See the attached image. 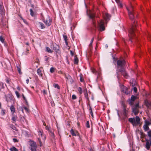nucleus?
<instances>
[{"label": "nucleus", "instance_id": "obj_17", "mask_svg": "<svg viewBox=\"0 0 151 151\" xmlns=\"http://www.w3.org/2000/svg\"><path fill=\"white\" fill-rule=\"evenodd\" d=\"M78 59L77 57L76 56H75V58L74 59V63L75 64H78Z\"/></svg>", "mask_w": 151, "mask_h": 151}, {"label": "nucleus", "instance_id": "obj_61", "mask_svg": "<svg viewBox=\"0 0 151 151\" xmlns=\"http://www.w3.org/2000/svg\"><path fill=\"white\" fill-rule=\"evenodd\" d=\"M45 57L46 58L45 59V60L46 61H47L48 59V58L47 57V56H45Z\"/></svg>", "mask_w": 151, "mask_h": 151}, {"label": "nucleus", "instance_id": "obj_62", "mask_svg": "<svg viewBox=\"0 0 151 151\" xmlns=\"http://www.w3.org/2000/svg\"><path fill=\"white\" fill-rule=\"evenodd\" d=\"M26 83H27V84L29 82V79L28 78H27L26 80Z\"/></svg>", "mask_w": 151, "mask_h": 151}, {"label": "nucleus", "instance_id": "obj_32", "mask_svg": "<svg viewBox=\"0 0 151 151\" xmlns=\"http://www.w3.org/2000/svg\"><path fill=\"white\" fill-rule=\"evenodd\" d=\"M147 134L149 137L151 138V130L150 129L147 132Z\"/></svg>", "mask_w": 151, "mask_h": 151}, {"label": "nucleus", "instance_id": "obj_63", "mask_svg": "<svg viewBox=\"0 0 151 151\" xmlns=\"http://www.w3.org/2000/svg\"><path fill=\"white\" fill-rule=\"evenodd\" d=\"M93 40H94V39H93V38H92V39H91V43H92L93 42Z\"/></svg>", "mask_w": 151, "mask_h": 151}, {"label": "nucleus", "instance_id": "obj_21", "mask_svg": "<svg viewBox=\"0 0 151 151\" xmlns=\"http://www.w3.org/2000/svg\"><path fill=\"white\" fill-rule=\"evenodd\" d=\"M136 98H137V97L136 96H135L134 95H132L131 97V99L130 100H131L132 101H135V99H136Z\"/></svg>", "mask_w": 151, "mask_h": 151}, {"label": "nucleus", "instance_id": "obj_52", "mask_svg": "<svg viewBox=\"0 0 151 151\" xmlns=\"http://www.w3.org/2000/svg\"><path fill=\"white\" fill-rule=\"evenodd\" d=\"M5 111L3 110H2L1 111V114L3 115H4L5 114Z\"/></svg>", "mask_w": 151, "mask_h": 151}, {"label": "nucleus", "instance_id": "obj_4", "mask_svg": "<svg viewBox=\"0 0 151 151\" xmlns=\"http://www.w3.org/2000/svg\"><path fill=\"white\" fill-rule=\"evenodd\" d=\"M88 16L89 18L92 19L93 27H91V29L96 31L97 27L95 20L96 14L95 13L90 12Z\"/></svg>", "mask_w": 151, "mask_h": 151}, {"label": "nucleus", "instance_id": "obj_27", "mask_svg": "<svg viewBox=\"0 0 151 151\" xmlns=\"http://www.w3.org/2000/svg\"><path fill=\"white\" fill-rule=\"evenodd\" d=\"M19 119L21 122H23L24 121H26V120L24 117H20Z\"/></svg>", "mask_w": 151, "mask_h": 151}, {"label": "nucleus", "instance_id": "obj_51", "mask_svg": "<svg viewBox=\"0 0 151 151\" xmlns=\"http://www.w3.org/2000/svg\"><path fill=\"white\" fill-rule=\"evenodd\" d=\"M21 18H22V20H23V22H24V23H25L26 24H28V22L26 21V20L23 19L22 18V17H21Z\"/></svg>", "mask_w": 151, "mask_h": 151}, {"label": "nucleus", "instance_id": "obj_22", "mask_svg": "<svg viewBox=\"0 0 151 151\" xmlns=\"http://www.w3.org/2000/svg\"><path fill=\"white\" fill-rule=\"evenodd\" d=\"M10 110L12 113H14L15 112V108L13 105H12L11 106Z\"/></svg>", "mask_w": 151, "mask_h": 151}, {"label": "nucleus", "instance_id": "obj_37", "mask_svg": "<svg viewBox=\"0 0 151 151\" xmlns=\"http://www.w3.org/2000/svg\"><path fill=\"white\" fill-rule=\"evenodd\" d=\"M30 15L32 16H33L34 15V12L32 9H30Z\"/></svg>", "mask_w": 151, "mask_h": 151}, {"label": "nucleus", "instance_id": "obj_53", "mask_svg": "<svg viewBox=\"0 0 151 151\" xmlns=\"http://www.w3.org/2000/svg\"><path fill=\"white\" fill-rule=\"evenodd\" d=\"M92 43H90V45H89V47L90 48V50H91V49L92 47Z\"/></svg>", "mask_w": 151, "mask_h": 151}, {"label": "nucleus", "instance_id": "obj_38", "mask_svg": "<svg viewBox=\"0 0 151 151\" xmlns=\"http://www.w3.org/2000/svg\"><path fill=\"white\" fill-rule=\"evenodd\" d=\"M18 109L19 111H21L23 113H24V110L22 107H19V108Z\"/></svg>", "mask_w": 151, "mask_h": 151}, {"label": "nucleus", "instance_id": "obj_40", "mask_svg": "<svg viewBox=\"0 0 151 151\" xmlns=\"http://www.w3.org/2000/svg\"><path fill=\"white\" fill-rule=\"evenodd\" d=\"M89 107L90 108V113L91 114V116H92L93 117V113L92 112V110L91 107L90 106Z\"/></svg>", "mask_w": 151, "mask_h": 151}, {"label": "nucleus", "instance_id": "obj_19", "mask_svg": "<svg viewBox=\"0 0 151 151\" xmlns=\"http://www.w3.org/2000/svg\"><path fill=\"white\" fill-rule=\"evenodd\" d=\"M4 13L3 8L0 4V14L2 15Z\"/></svg>", "mask_w": 151, "mask_h": 151}, {"label": "nucleus", "instance_id": "obj_20", "mask_svg": "<svg viewBox=\"0 0 151 151\" xmlns=\"http://www.w3.org/2000/svg\"><path fill=\"white\" fill-rule=\"evenodd\" d=\"M11 151H18V150L15 147L13 146L12 148L10 149Z\"/></svg>", "mask_w": 151, "mask_h": 151}, {"label": "nucleus", "instance_id": "obj_45", "mask_svg": "<svg viewBox=\"0 0 151 151\" xmlns=\"http://www.w3.org/2000/svg\"><path fill=\"white\" fill-rule=\"evenodd\" d=\"M85 96L86 99L89 101V99L88 97V94L87 93H86L85 94Z\"/></svg>", "mask_w": 151, "mask_h": 151}, {"label": "nucleus", "instance_id": "obj_5", "mask_svg": "<svg viewBox=\"0 0 151 151\" xmlns=\"http://www.w3.org/2000/svg\"><path fill=\"white\" fill-rule=\"evenodd\" d=\"M97 22L98 24L97 27L99 28V29L101 31L104 30L105 28L104 26V21L101 20L99 21L97 20Z\"/></svg>", "mask_w": 151, "mask_h": 151}, {"label": "nucleus", "instance_id": "obj_25", "mask_svg": "<svg viewBox=\"0 0 151 151\" xmlns=\"http://www.w3.org/2000/svg\"><path fill=\"white\" fill-rule=\"evenodd\" d=\"M37 146L31 147L30 149L32 151H36Z\"/></svg>", "mask_w": 151, "mask_h": 151}, {"label": "nucleus", "instance_id": "obj_30", "mask_svg": "<svg viewBox=\"0 0 151 151\" xmlns=\"http://www.w3.org/2000/svg\"><path fill=\"white\" fill-rule=\"evenodd\" d=\"M50 135L51 137L54 139H55L54 138L55 136H54V134L51 131H50Z\"/></svg>", "mask_w": 151, "mask_h": 151}, {"label": "nucleus", "instance_id": "obj_1", "mask_svg": "<svg viewBox=\"0 0 151 151\" xmlns=\"http://www.w3.org/2000/svg\"><path fill=\"white\" fill-rule=\"evenodd\" d=\"M131 10H130L128 8H127V9L128 11L129 19L132 21L129 32L131 35L130 37V41L131 42H132L134 41L132 39L134 38L135 40L137 39L134 33V32L137 29V27L136 23V17H137V15L134 12L133 9V6H131Z\"/></svg>", "mask_w": 151, "mask_h": 151}, {"label": "nucleus", "instance_id": "obj_7", "mask_svg": "<svg viewBox=\"0 0 151 151\" xmlns=\"http://www.w3.org/2000/svg\"><path fill=\"white\" fill-rule=\"evenodd\" d=\"M123 106V114L125 117H127V113L128 112L126 108V106L124 104H122Z\"/></svg>", "mask_w": 151, "mask_h": 151}, {"label": "nucleus", "instance_id": "obj_60", "mask_svg": "<svg viewBox=\"0 0 151 151\" xmlns=\"http://www.w3.org/2000/svg\"><path fill=\"white\" fill-rule=\"evenodd\" d=\"M22 97H23V99L25 100H26L25 97L24 96V94H22Z\"/></svg>", "mask_w": 151, "mask_h": 151}, {"label": "nucleus", "instance_id": "obj_15", "mask_svg": "<svg viewBox=\"0 0 151 151\" xmlns=\"http://www.w3.org/2000/svg\"><path fill=\"white\" fill-rule=\"evenodd\" d=\"M143 127L145 131H147L148 130H149V128L148 126L146 125V124H144L143 126Z\"/></svg>", "mask_w": 151, "mask_h": 151}, {"label": "nucleus", "instance_id": "obj_3", "mask_svg": "<svg viewBox=\"0 0 151 151\" xmlns=\"http://www.w3.org/2000/svg\"><path fill=\"white\" fill-rule=\"evenodd\" d=\"M134 101H132L131 100L129 101V104L132 106V111L134 113L135 115H137L139 112V109L140 108L138 103L136 104L133 106Z\"/></svg>", "mask_w": 151, "mask_h": 151}, {"label": "nucleus", "instance_id": "obj_44", "mask_svg": "<svg viewBox=\"0 0 151 151\" xmlns=\"http://www.w3.org/2000/svg\"><path fill=\"white\" fill-rule=\"evenodd\" d=\"M131 85L132 87H134V86H135V85H136L135 81H134V83H133V82H132V83H131Z\"/></svg>", "mask_w": 151, "mask_h": 151}, {"label": "nucleus", "instance_id": "obj_47", "mask_svg": "<svg viewBox=\"0 0 151 151\" xmlns=\"http://www.w3.org/2000/svg\"><path fill=\"white\" fill-rule=\"evenodd\" d=\"M134 91L136 93L137 92V88L136 87H134L133 88Z\"/></svg>", "mask_w": 151, "mask_h": 151}, {"label": "nucleus", "instance_id": "obj_41", "mask_svg": "<svg viewBox=\"0 0 151 151\" xmlns=\"http://www.w3.org/2000/svg\"><path fill=\"white\" fill-rule=\"evenodd\" d=\"M86 125L87 128H89L90 127L89 122L88 121H87L86 124Z\"/></svg>", "mask_w": 151, "mask_h": 151}, {"label": "nucleus", "instance_id": "obj_34", "mask_svg": "<svg viewBox=\"0 0 151 151\" xmlns=\"http://www.w3.org/2000/svg\"><path fill=\"white\" fill-rule=\"evenodd\" d=\"M38 141L39 143V145L40 146H41L42 145V143L40 140V139L39 138H38Z\"/></svg>", "mask_w": 151, "mask_h": 151}, {"label": "nucleus", "instance_id": "obj_33", "mask_svg": "<svg viewBox=\"0 0 151 151\" xmlns=\"http://www.w3.org/2000/svg\"><path fill=\"white\" fill-rule=\"evenodd\" d=\"M46 51L52 53L53 51H52L48 47H47Z\"/></svg>", "mask_w": 151, "mask_h": 151}, {"label": "nucleus", "instance_id": "obj_10", "mask_svg": "<svg viewBox=\"0 0 151 151\" xmlns=\"http://www.w3.org/2000/svg\"><path fill=\"white\" fill-rule=\"evenodd\" d=\"M128 121L129 122L131 123L134 126L136 124V120L134 118H129V119Z\"/></svg>", "mask_w": 151, "mask_h": 151}, {"label": "nucleus", "instance_id": "obj_57", "mask_svg": "<svg viewBox=\"0 0 151 151\" xmlns=\"http://www.w3.org/2000/svg\"><path fill=\"white\" fill-rule=\"evenodd\" d=\"M43 93L44 94H46L47 93L46 91L45 90H44L43 91Z\"/></svg>", "mask_w": 151, "mask_h": 151}, {"label": "nucleus", "instance_id": "obj_18", "mask_svg": "<svg viewBox=\"0 0 151 151\" xmlns=\"http://www.w3.org/2000/svg\"><path fill=\"white\" fill-rule=\"evenodd\" d=\"M37 74H38V75L39 76H40L41 77L42 76V74L41 73V70L40 69H38L37 70Z\"/></svg>", "mask_w": 151, "mask_h": 151}, {"label": "nucleus", "instance_id": "obj_26", "mask_svg": "<svg viewBox=\"0 0 151 151\" xmlns=\"http://www.w3.org/2000/svg\"><path fill=\"white\" fill-rule=\"evenodd\" d=\"M111 17V16L109 14H105V18L106 20L109 19V18Z\"/></svg>", "mask_w": 151, "mask_h": 151}, {"label": "nucleus", "instance_id": "obj_54", "mask_svg": "<svg viewBox=\"0 0 151 151\" xmlns=\"http://www.w3.org/2000/svg\"><path fill=\"white\" fill-rule=\"evenodd\" d=\"M13 140L14 142H18L17 140L15 138L13 139Z\"/></svg>", "mask_w": 151, "mask_h": 151}, {"label": "nucleus", "instance_id": "obj_29", "mask_svg": "<svg viewBox=\"0 0 151 151\" xmlns=\"http://www.w3.org/2000/svg\"><path fill=\"white\" fill-rule=\"evenodd\" d=\"M17 70L19 72V73L20 74H21L22 73L21 71L20 68L19 67V66H17Z\"/></svg>", "mask_w": 151, "mask_h": 151}, {"label": "nucleus", "instance_id": "obj_8", "mask_svg": "<svg viewBox=\"0 0 151 151\" xmlns=\"http://www.w3.org/2000/svg\"><path fill=\"white\" fill-rule=\"evenodd\" d=\"M146 141L145 147L147 150H149L150 148V146H151V141L150 142L149 140L147 139Z\"/></svg>", "mask_w": 151, "mask_h": 151}, {"label": "nucleus", "instance_id": "obj_56", "mask_svg": "<svg viewBox=\"0 0 151 151\" xmlns=\"http://www.w3.org/2000/svg\"><path fill=\"white\" fill-rule=\"evenodd\" d=\"M45 128L46 129L49 131L50 132V129L48 126H46Z\"/></svg>", "mask_w": 151, "mask_h": 151}, {"label": "nucleus", "instance_id": "obj_46", "mask_svg": "<svg viewBox=\"0 0 151 151\" xmlns=\"http://www.w3.org/2000/svg\"><path fill=\"white\" fill-rule=\"evenodd\" d=\"M16 94L18 98H19L20 95L19 93L17 91H15Z\"/></svg>", "mask_w": 151, "mask_h": 151}, {"label": "nucleus", "instance_id": "obj_23", "mask_svg": "<svg viewBox=\"0 0 151 151\" xmlns=\"http://www.w3.org/2000/svg\"><path fill=\"white\" fill-rule=\"evenodd\" d=\"M38 24H39L41 29H44L45 28V26H44L43 24L41 22H39Z\"/></svg>", "mask_w": 151, "mask_h": 151}, {"label": "nucleus", "instance_id": "obj_49", "mask_svg": "<svg viewBox=\"0 0 151 151\" xmlns=\"http://www.w3.org/2000/svg\"><path fill=\"white\" fill-rule=\"evenodd\" d=\"M72 98L73 99H76V97L75 95H73L72 96Z\"/></svg>", "mask_w": 151, "mask_h": 151}, {"label": "nucleus", "instance_id": "obj_28", "mask_svg": "<svg viewBox=\"0 0 151 151\" xmlns=\"http://www.w3.org/2000/svg\"><path fill=\"white\" fill-rule=\"evenodd\" d=\"M66 78L68 79H69L70 80V81L71 83H72L73 82V80L72 79L71 77L69 76L68 77H66Z\"/></svg>", "mask_w": 151, "mask_h": 151}, {"label": "nucleus", "instance_id": "obj_42", "mask_svg": "<svg viewBox=\"0 0 151 151\" xmlns=\"http://www.w3.org/2000/svg\"><path fill=\"white\" fill-rule=\"evenodd\" d=\"M53 86L55 88H57L58 89H60V87L58 84H54Z\"/></svg>", "mask_w": 151, "mask_h": 151}, {"label": "nucleus", "instance_id": "obj_14", "mask_svg": "<svg viewBox=\"0 0 151 151\" xmlns=\"http://www.w3.org/2000/svg\"><path fill=\"white\" fill-rule=\"evenodd\" d=\"M115 1L117 4L119 6L120 8H122V5L120 2L119 0H115Z\"/></svg>", "mask_w": 151, "mask_h": 151}, {"label": "nucleus", "instance_id": "obj_39", "mask_svg": "<svg viewBox=\"0 0 151 151\" xmlns=\"http://www.w3.org/2000/svg\"><path fill=\"white\" fill-rule=\"evenodd\" d=\"M0 40L2 42L4 43V39L2 36H1L0 37Z\"/></svg>", "mask_w": 151, "mask_h": 151}, {"label": "nucleus", "instance_id": "obj_43", "mask_svg": "<svg viewBox=\"0 0 151 151\" xmlns=\"http://www.w3.org/2000/svg\"><path fill=\"white\" fill-rule=\"evenodd\" d=\"M63 37L65 41H67V37L66 35H63Z\"/></svg>", "mask_w": 151, "mask_h": 151}, {"label": "nucleus", "instance_id": "obj_13", "mask_svg": "<svg viewBox=\"0 0 151 151\" xmlns=\"http://www.w3.org/2000/svg\"><path fill=\"white\" fill-rule=\"evenodd\" d=\"M145 103L147 107H149V106H151V104L147 100H146L145 101Z\"/></svg>", "mask_w": 151, "mask_h": 151}, {"label": "nucleus", "instance_id": "obj_24", "mask_svg": "<svg viewBox=\"0 0 151 151\" xmlns=\"http://www.w3.org/2000/svg\"><path fill=\"white\" fill-rule=\"evenodd\" d=\"M31 147L36 146V142L33 141L31 142L30 144Z\"/></svg>", "mask_w": 151, "mask_h": 151}, {"label": "nucleus", "instance_id": "obj_64", "mask_svg": "<svg viewBox=\"0 0 151 151\" xmlns=\"http://www.w3.org/2000/svg\"><path fill=\"white\" fill-rule=\"evenodd\" d=\"M65 44H66V45H68V42H67V41H65Z\"/></svg>", "mask_w": 151, "mask_h": 151}, {"label": "nucleus", "instance_id": "obj_11", "mask_svg": "<svg viewBox=\"0 0 151 151\" xmlns=\"http://www.w3.org/2000/svg\"><path fill=\"white\" fill-rule=\"evenodd\" d=\"M136 125H139L140 123V119L138 116H136Z\"/></svg>", "mask_w": 151, "mask_h": 151}, {"label": "nucleus", "instance_id": "obj_31", "mask_svg": "<svg viewBox=\"0 0 151 151\" xmlns=\"http://www.w3.org/2000/svg\"><path fill=\"white\" fill-rule=\"evenodd\" d=\"M70 132L72 135L73 136H76L77 134H76V133H75L74 131V130L73 129H71L70 131Z\"/></svg>", "mask_w": 151, "mask_h": 151}, {"label": "nucleus", "instance_id": "obj_6", "mask_svg": "<svg viewBox=\"0 0 151 151\" xmlns=\"http://www.w3.org/2000/svg\"><path fill=\"white\" fill-rule=\"evenodd\" d=\"M43 21L47 26H50L51 24L50 19L49 16H47L46 20H45V19H43Z\"/></svg>", "mask_w": 151, "mask_h": 151}, {"label": "nucleus", "instance_id": "obj_9", "mask_svg": "<svg viewBox=\"0 0 151 151\" xmlns=\"http://www.w3.org/2000/svg\"><path fill=\"white\" fill-rule=\"evenodd\" d=\"M53 49L56 52H58L59 50V46L56 44L53 45H52Z\"/></svg>", "mask_w": 151, "mask_h": 151}, {"label": "nucleus", "instance_id": "obj_35", "mask_svg": "<svg viewBox=\"0 0 151 151\" xmlns=\"http://www.w3.org/2000/svg\"><path fill=\"white\" fill-rule=\"evenodd\" d=\"M17 118V116H13L12 117V119L13 121L15 122L16 121V119Z\"/></svg>", "mask_w": 151, "mask_h": 151}, {"label": "nucleus", "instance_id": "obj_36", "mask_svg": "<svg viewBox=\"0 0 151 151\" xmlns=\"http://www.w3.org/2000/svg\"><path fill=\"white\" fill-rule=\"evenodd\" d=\"M55 69L53 67H51L50 70V71L51 73H53Z\"/></svg>", "mask_w": 151, "mask_h": 151}, {"label": "nucleus", "instance_id": "obj_55", "mask_svg": "<svg viewBox=\"0 0 151 151\" xmlns=\"http://www.w3.org/2000/svg\"><path fill=\"white\" fill-rule=\"evenodd\" d=\"M81 76L80 81L81 82H83V79L82 77Z\"/></svg>", "mask_w": 151, "mask_h": 151}, {"label": "nucleus", "instance_id": "obj_2", "mask_svg": "<svg viewBox=\"0 0 151 151\" xmlns=\"http://www.w3.org/2000/svg\"><path fill=\"white\" fill-rule=\"evenodd\" d=\"M125 64V61L123 58L117 60V65L118 66V69L116 70V73L117 77L118 80L120 78L119 74V72H121L122 75L126 78H127L129 76L125 70L124 67Z\"/></svg>", "mask_w": 151, "mask_h": 151}, {"label": "nucleus", "instance_id": "obj_59", "mask_svg": "<svg viewBox=\"0 0 151 151\" xmlns=\"http://www.w3.org/2000/svg\"><path fill=\"white\" fill-rule=\"evenodd\" d=\"M70 54L72 55V56H73L74 55L73 53V52L71 50L70 51Z\"/></svg>", "mask_w": 151, "mask_h": 151}, {"label": "nucleus", "instance_id": "obj_58", "mask_svg": "<svg viewBox=\"0 0 151 151\" xmlns=\"http://www.w3.org/2000/svg\"><path fill=\"white\" fill-rule=\"evenodd\" d=\"M25 104H26V105H28V102L27 101V99L26 100H25Z\"/></svg>", "mask_w": 151, "mask_h": 151}, {"label": "nucleus", "instance_id": "obj_50", "mask_svg": "<svg viewBox=\"0 0 151 151\" xmlns=\"http://www.w3.org/2000/svg\"><path fill=\"white\" fill-rule=\"evenodd\" d=\"M24 109L26 110V111L27 112H28L29 111V109L26 107L24 106Z\"/></svg>", "mask_w": 151, "mask_h": 151}, {"label": "nucleus", "instance_id": "obj_12", "mask_svg": "<svg viewBox=\"0 0 151 151\" xmlns=\"http://www.w3.org/2000/svg\"><path fill=\"white\" fill-rule=\"evenodd\" d=\"M6 101L7 102L9 100H12L13 99V97L11 95H8L7 97H6Z\"/></svg>", "mask_w": 151, "mask_h": 151}, {"label": "nucleus", "instance_id": "obj_16", "mask_svg": "<svg viewBox=\"0 0 151 151\" xmlns=\"http://www.w3.org/2000/svg\"><path fill=\"white\" fill-rule=\"evenodd\" d=\"M145 124H146V125L149 126L150 125H151V122L147 120H145Z\"/></svg>", "mask_w": 151, "mask_h": 151}, {"label": "nucleus", "instance_id": "obj_48", "mask_svg": "<svg viewBox=\"0 0 151 151\" xmlns=\"http://www.w3.org/2000/svg\"><path fill=\"white\" fill-rule=\"evenodd\" d=\"M78 91L79 92L80 94H81L82 93V90L81 88V87H79L78 90Z\"/></svg>", "mask_w": 151, "mask_h": 151}]
</instances>
